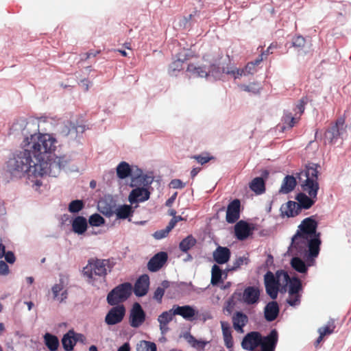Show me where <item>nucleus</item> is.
Instances as JSON below:
<instances>
[{
	"label": "nucleus",
	"mask_w": 351,
	"mask_h": 351,
	"mask_svg": "<svg viewBox=\"0 0 351 351\" xmlns=\"http://www.w3.org/2000/svg\"><path fill=\"white\" fill-rule=\"evenodd\" d=\"M56 139L49 134L35 133L27 136L19 152L7 164L13 177L27 176L32 186L37 190L41 185L40 178L45 175L56 177L70 159L66 156H56Z\"/></svg>",
	"instance_id": "1"
},
{
	"label": "nucleus",
	"mask_w": 351,
	"mask_h": 351,
	"mask_svg": "<svg viewBox=\"0 0 351 351\" xmlns=\"http://www.w3.org/2000/svg\"><path fill=\"white\" fill-rule=\"evenodd\" d=\"M321 240L319 238L308 237L299 233H296L292 239L291 246L295 248L300 254L308 255L311 257H316L319 252Z\"/></svg>",
	"instance_id": "2"
},
{
	"label": "nucleus",
	"mask_w": 351,
	"mask_h": 351,
	"mask_svg": "<svg viewBox=\"0 0 351 351\" xmlns=\"http://www.w3.org/2000/svg\"><path fill=\"white\" fill-rule=\"evenodd\" d=\"M317 167L318 166L315 164L308 165L306 167V169L300 173L299 177L300 181L302 179V176L306 178L304 181L301 184V186L302 190L313 198H317L319 190Z\"/></svg>",
	"instance_id": "3"
},
{
	"label": "nucleus",
	"mask_w": 351,
	"mask_h": 351,
	"mask_svg": "<svg viewBox=\"0 0 351 351\" xmlns=\"http://www.w3.org/2000/svg\"><path fill=\"white\" fill-rule=\"evenodd\" d=\"M112 265L109 260L96 259L89 261L88 264L84 267V274L90 280H95L96 277L105 278L108 271H110Z\"/></svg>",
	"instance_id": "4"
},
{
	"label": "nucleus",
	"mask_w": 351,
	"mask_h": 351,
	"mask_svg": "<svg viewBox=\"0 0 351 351\" xmlns=\"http://www.w3.org/2000/svg\"><path fill=\"white\" fill-rule=\"evenodd\" d=\"M289 279V274L284 271H278L276 272V276H275L271 271H267L264 276L267 293L271 297V298H276L278 295L280 281L281 280L284 281Z\"/></svg>",
	"instance_id": "5"
},
{
	"label": "nucleus",
	"mask_w": 351,
	"mask_h": 351,
	"mask_svg": "<svg viewBox=\"0 0 351 351\" xmlns=\"http://www.w3.org/2000/svg\"><path fill=\"white\" fill-rule=\"evenodd\" d=\"M132 286L130 282H124L115 287L107 295V302L111 306L119 305L131 295Z\"/></svg>",
	"instance_id": "6"
},
{
	"label": "nucleus",
	"mask_w": 351,
	"mask_h": 351,
	"mask_svg": "<svg viewBox=\"0 0 351 351\" xmlns=\"http://www.w3.org/2000/svg\"><path fill=\"white\" fill-rule=\"evenodd\" d=\"M346 118L343 116L338 117L335 122L331 123V125L325 131V143L328 142L330 144H335L346 132Z\"/></svg>",
	"instance_id": "7"
},
{
	"label": "nucleus",
	"mask_w": 351,
	"mask_h": 351,
	"mask_svg": "<svg viewBox=\"0 0 351 351\" xmlns=\"http://www.w3.org/2000/svg\"><path fill=\"white\" fill-rule=\"evenodd\" d=\"M298 228L297 233L312 238L320 237V233L317 232V222L313 219V216L305 218Z\"/></svg>",
	"instance_id": "8"
},
{
	"label": "nucleus",
	"mask_w": 351,
	"mask_h": 351,
	"mask_svg": "<svg viewBox=\"0 0 351 351\" xmlns=\"http://www.w3.org/2000/svg\"><path fill=\"white\" fill-rule=\"evenodd\" d=\"M125 314V308L123 304L117 305L109 310L105 317L108 325H114L120 323Z\"/></svg>",
	"instance_id": "9"
},
{
	"label": "nucleus",
	"mask_w": 351,
	"mask_h": 351,
	"mask_svg": "<svg viewBox=\"0 0 351 351\" xmlns=\"http://www.w3.org/2000/svg\"><path fill=\"white\" fill-rule=\"evenodd\" d=\"M260 300V289L255 286L246 287L241 293L240 301L247 305H254L258 303Z\"/></svg>",
	"instance_id": "10"
},
{
	"label": "nucleus",
	"mask_w": 351,
	"mask_h": 351,
	"mask_svg": "<svg viewBox=\"0 0 351 351\" xmlns=\"http://www.w3.org/2000/svg\"><path fill=\"white\" fill-rule=\"evenodd\" d=\"M241 202L235 199L230 202L227 206L226 220L228 223H234L240 218Z\"/></svg>",
	"instance_id": "11"
},
{
	"label": "nucleus",
	"mask_w": 351,
	"mask_h": 351,
	"mask_svg": "<svg viewBox=\"0 0 351 351\" xmlns=\"http://www.w3.org/2000/svg\"><path fill=\"white\" fill-rule=\"evenodd\" d=\"M145 320V313L138 303H135L130 316V324L133 328H138Z\"/></svg>",
	"instance_id": "12"
},
{
	"label": "nucleus",
	"mask_w": 351,
	"mask_h": 351,
	"mask_svg": "<svg viewBox=\"0 0 351 351\" xmlns=\"http://www.w3.org/2000/svg\"><path fill=\"white\" fill-rule=\"evenodd\" d=\"M261 343V335L258 332H250L247 333L241 342V346L244 350L253 351Z\"/></svg>",
	"instance_id": "13"
},
{
	"label": "nucleus",
	"mask_w": 351,
	"mask_h": 351,
	"mask_svg": "<svg viewBox=\"0 0 351 351\" xmlns=\"http://www.w3.org/2000/svg\"><path fill=\"white\" fill-rule=\"evenodd\" d=\"M222 58V55H220L219 57L217 59H214L211 58L210 55L206 54L203 56V60L208 63H209L208 65V71H209V75H212L215 79L219 78L220 75L222 73H226L227 69L223 68L222 69L219 66V64L217 63L218 60L221 59Z\"/></svg>",
	"instance_id": "14"
},
{
	"label": "nucleus",
	"mask_w": 351,
	"mask_h": 351,
	"mask_svg": "<svg viewBox=\"0 0 351 351\" xmlns=\"http://www.w3.org/2000/svg\"><path fill=\"white\" fill-rule=\"evenodd\" d=\"M254 228L245 221L241 220L234 226L235 237L240 241L246 239L252 234Z\"/></svg>",
	"instance_id": "15"
},
{
	"label": "nucleus",
	"mask_w": 351,
	"mask_h": 351,
	"mask_svg": "<svg viewBox=\"0 0 351 351\" xmlns=\"http://www.w3.org/2000/svg\"><path fill=\"white\" fill-rule=\"evenodd\" d=\"M173 314L176 315H180L184 319L188 321H193L195 319V316L197 315V311L191 306H178L173 305Z\"/></svg>",
	"instance_id": "16"
},
{
	"label": "nucleus",
	"mask_w": 351,
	"mask_h": 351,
	"mask_svg": "<svg viewBox=\"0 0 351 351\" xmlns=\"http://www.w3.org/2000/svg\"><path fill=\"white\" fill-rule=\"evenodd\" d=\"M278 339V332L276 330H272L266 337L261 336V351H274Z\"/></svg>",
	"instance_id": "17"
},
{
	"label": "nucleus",
	"mask_w": 351,
	"mask_h": 351,
	"mask_svg": "<svg viewBox=\"0 0 351 351\" xmlns=\"http://www.w3.org/2000/svg\"><path fill=\"white\" fill-rule=\"evenodd\" d=\"M168 258L167 254L160 252L155 254L148 262L147 268L152 272H156L160 269L165 264Z\"/></svg>",
	"instance_id": "18"
},
{
	"label": "nucleus",
	"mask_w": 351,
	"mask_h": 351,
	"mask_svg": "<svg viewBox=\"0 0 351 351\" xmlns=\"http://www.w3.org/2000/svg\"><path fill=\"white\" fill-rule=\"evenodd\" d=\"M149 286V278L147 274L141 276L136 281L134 293L136 296L142 297L147 294Z\"/></svg>",
	"instance_id": "19"
},
{
	"label": "nucleus",
	"mask_w": 351,
	"mask_h": 351,
	"mask_svg": "<svg viewBox=\"0 0 351 351\" xmlns=\"http://www.w3.org/2000/svg\"><path fill=\"white\" fill-rule=\"evenodd\" d=\"M150 193L143 187L133 189L129 195V201L131 204L144 202L149 198Z\"/></svg>",
	"instance_id": "20"
},
{
	"label": "nucleus",
	"mask_w": 351,
	"mask_h": 351,
	"mask_svg": "<svg viewBox=\"0 0 351 351\" xmlns=\"http://www.w3.org/2000/svg\"><path fill=\"white\" fill-rule=\"evenodd\" d=\"M231 252L226 247L219 246L213 253L214 261L220 265L226 263L230 258Z\"/></svg>",
	"instance_id": "21"
},
{
	"label": "nucleus",
	"mask_w": 351,
	"mask_h": 351,
	"mask_svg": "<svg viewBox=\"0 0 351 351\" xmlns=\"http://www.w3.org/2000/svg\"><path fill=\"white\" fill-rule=\"evenodd\" d=\"M280 212L282 216H287V217H295L300 213L297 202L293 201H289L282 204L280 207Z\"/></svg>",
	"instance_id": "22"
},
{
	"label": "nucleus",
	"mask_w": 351,
	"mask_h": 351,
	"mask_svg": "<svg viewBox=\"0 0 351 351\" xmlns=\"http://www.w3.org/2000/svg\"><path fill=\"white\" fill-rule=\"evenodd\" d=\"M248 322L247 316L240 311H237L232 316V324L234 330L239 332H243V328Z\"/></svg>",
	"instance_id": "23"
},
{
	"label": "nucleus",
	"mask_w": 351,
	"mask_h": 351,
	"mask_svg": "<svg viewBox=\"0 0 351 351\" xmlns=\"http://www.w3.org/2000/svg\"><path fill=\"white\" fill-rule=\"evenodd\" d=\"M296 199L298 201V206L300 208V211L301 212L302 209H308L310 208L316 202L317 198L311 197L309 195L307 196L304 193H300L296 196Z\"/></svg>",
	"instance_id": "24"
},
{
	"label": "nucleus",
	"mask_w": 351,
	"mask_h": 351,
	"mask_svg": "<svg viewBox=\"0 0 351 351\" xmlns=\"http://www.w3.org/2000/svg\"><path fill=\"white\" fill-rule=\"evenodd\" d=\"M279 313V307L276 302H270L265 307V318L268 322L276 319Z\"/></svg>",
	"instance_id": "25"
},
{
	"label": "nucleus",
	"mask_w": 351,
	"mask_h": 351,
	"mask_svg": "<svg viewBox=\"0 0 351 351\" xmlns=\"http://www.w3.org/2000/svg\"><path fill=\"white\" fill-rule=\"evenodd\" d=\"M187 71L195 77H208L209 76L208 66H195L193 64L188 65Z\"/></svg>",
	"instance_id": "26"
},
{
	"label": "nucleus",
	"mask_w": 351,
	"mask_h": 351,
	"mask_svg": "<svg viewBox=\"0 0 351 351\" xmlns=\"http://www.w3.org/2000/svg\"><path fill=\"white\" fill-rule=\"evenodd\" d=\"M274 48H276V45L271 44L267 49V53H262L258 58H257L254 62H248L247 65L243 69L245 71V73H253L255 70V66L256 65H258L263 60L264 56L266 57L268 53H269V51Z\"/></svg>",
	"instance_id": "27"
},
{
	"label": "nucleus",
	"mask_w": 351,
	"mask_h": 351,
	"mask_svg": "<svg viewBox=\"0 0 351 351\" xmlns=\"http://www.w3.org/2000/svg\"><path fill=\"white\" fill-rule=\"evenodd\" d=\"M62 344L66 351H71L73 350L74 346L76 345L75 331L73 330H70L64 335L62 339Z\"/></svg>",
	"instance_id": "28"
},
{
	"label": "nucleus",
	"mask_w": 351,
	"mask_h": 351,
	"mask_svg": "<svg viewBox=\"0 0 351 351\" xmlns=\"http://www.w3.org/2000/svg\"><path fill=\"white\" fill-rule=\"evenodd\" d=\"M73 231L78 234H82L87 229L86 219L82 216L76 217L72 222Z\"/></svg>",
	"instance_id": "29"
},
{
	"label": "nucleus",
	"mask_w": 351,
	"mask_h": 351,
	"mask_svg": "<svg viewBox=\"0 0 351 351\" xmlns=\"http://www.w3.org/2000/svg\"><path fill=\"white\" fill-rule=\"evenodd\" d=\"M297 182L293 176H287L285 177L279 192L287 194L291 192L295 187Z\"/></svg>",
	"instance_id": "30"
},
{
	"label": "nucleus",
	"mask_w": 351,
	"mask_h": 351,
	"mask_svg": "<svg viewBox=\"0 0 351 351\" xmlns=\"http://www.w3.org/2000/svg\"><path fill=\"white\" fill-rule=\"evenodd\" d=\"M184 339L189 344L198 351H203L206 346L208 343L206 341L198 340L195 338L191 333L187 332L184 335Z\"/></svg>",
	"instance_id": "31"
},
{
	"label": "nucleus",
	"mask_w": 351,
	"mask_h": 351,
	"mask_svg": "<svg viewBox=\"0 0 351 351\" xmlns=\"http://www.w3.org/2000/svg\"><path fill=\"white\" fill-rule=\"evenodd\" d=\"M221 330L226 346L228 348L233 347V339L230 324L226 322H221Z\"/></svg>",
	"instance_id": "32"
},
{
	"label": "nucleus",
	"mask_w": 351,
	"mask_h": 351,
	"mask_svg": "<svg viewBox=\"0 0 351 351\" xmlns=\"http://www.w3.org/2000/svg\"><path fill=\"white\" fill-rule=\"evenodd\" d=\"M51 291L53 295V299L62 302L67 298V290H64V285L62 282L54 285Z\"/></svg>",
	"instance_id": "33"
},
{
	"label": "nucleus",
	"mask_w": 351,
	"mask_h": 351,
	"mask_svg": "<svg viewBox=\"0 0 351 351\" xmlns=\"http://www.w3.org/2000/svg\"><path fill=\"white\" fill-rule=\"evenodd\" d=\"M287 284L289 285V290L288 294H293V293H301L302 291V281L296 277L291 278L287 280H284Z\"/></svg>",
	"instance_id": "34"
},
{
	"label": "nucleus",
	"mask_w": 351,
	"mask_h": 351,
	"mask_svg": "<svg viewBox=\"0 0 351 351\" xmlns=\"http://www.w3.org/2000/svg\"><path fill=\"white\" fill-rule=\"evenodd\" d=\"M250 188L256 194H262L265 191V184L263 179L261 177L254 178L250 183Z\"/></svg>",
	"instance_id": "35"
},
{
	"label": "nucleus",
	"mask_w": 351,
	"mask_h": 351,
	"mask_svg": "<svg viewBox=\"0 0 351 351\" xmlns=\"http://www.w3.org/2000/svg\"><path fill=\"white\" fill-rule=\"evenodd\" d=\"M44 341L46 346L50 351H56L58 350L60 343L56 336L47 332L44 335Z\"/></svg>",
	"instance_id": "36"
},
{
	"label": "nucleus",
	"mask_w": 351,
	"mask_h": 351,
	"mask_svg": "<svg viewBox=\"0 0 351 351\" xmlns=\"http://www.w3.org/2000/svg\"><path fill=\"white\" fill-rule=\"evenodd\" d=\"M241 297V292L240 291H235L232 295V296L228 298V300L225 303V306L223 310L226 311L229 315H230L233 310L235 308L236 306V301L235 300H240Z\"/></svg>",
	"instance_id": "37"
},
{
	"label": "nucleus",
	"mask_w": 351,
	"mask_h": 351,
	"mask_svg": "<svg viewBox=\"0 0 351 351\" xmlns=\"http://www.w3.org/2000/svg\"><path fill=\"white\" fill-rule=\"evenodd\" d=\"M132 169L130 165L126 162H121L117 167V175L120 179H125L130 176Z\"/></svg>",
	"instance_id": "38"
},
{
	"label": "nucleus",
	"mask_w": 351,
	"mask_h": 351,
	"mask_svg": "<svg viewBox=\"0 0 351 351\" xmlns=\"http://www.w3.org/2000/svg\"><path fill=\"white\" fill-rule=\"evenodd\" d=\"M196 239L192 235H189L180 243L179 248L183 252H187L196 244Z\"/></svg>",
	"instance_id": "39"
},
{
	"label": "nucleus",
	"mask_w": 351,
	"mask_h": 351,
	"mask_svg": "<svg viewBox=\"0 0 351 351\" xmlns=\"http://www.w3.org/2000/svg\"><path fill=\"white\" fill-rule=\"evenodd\" d=\"M133 210L130 205H123L117 209L116 215L118 219H125L133 213Z\"/></svg>",
	"instance_id": "40"
},
{
	"label": "nucleus",
	"mask_w": 351,
	"mask_h": 351,
	"mask_svg": "<svg viewBox=\"0 0 351 351\" xmlns=\"http://www.w3.org/2000/svg\"><path fill=\"white\" fill-rule=\"evenodd\" d=\"M291 267L300 273H306L307 267L305 263L298 257H294L291 261Z\"/></svg>",
	"instance_id": "41"
},
{
	"label": "nucleus",
	"mask_w": 351,
	"mask_h": 351,
	"mask_svg": "<svg viewBox=\"0 0 351 351\" xmlns=\"http://www.w3.org/2000/svg\"><path fill=\"white\" fill-rule=\"evenodd\" d=\"M173 308L167 311L162 312L158 317V321L160 324L168 325L173 319V317L176 314H173Z\"/></svg>",
	"instance_id": "42"
},
{
	"label": "nucleus",
	"mask_w": 351,
	"mask_h": 351,
	"mask_svg": "<svg viewBox=\"0 0 351 351\" xmlns=\"http://www.w3.org/2000/svg\"><path fill=\"white\" fill-rule=\"evenodd\" d=\"M222 271L220 267L214 265L212 267L211 284L216 285L221 280Z\"/></svg>",
	"instance_id": "43"
},
{
	"label": "nucleus",
	"mask_w": 351,
	"mask_h": 351,
	"mask_svg": "<svg viewBox=\"0 0 351 351\" xmlns=\"http://www.w3.org/2000/svg\"><path fill=\"white\" fill-rule=\"evenodd\" d=\"M137 351H156V346L153 342L142 341L137 346Z\"/></svg>",
	"instance_id": "44"
},
{
	"label": "nucleus",
	"mask_w": 351,
	"mask_h": 351,
	"mask_svg": "<svg viewBox=\"0 0 351 351\" xmlns=\"http://www.w3.org/2000/svg\"><path fill=\"white\" fill-rule=\"evenodd\" d=\"M240 88L245 92L252 93L253 94L259 93L260 87L256 83H250V84H241L239 85Z\"/></svg>",
	"instance_id": "45"
},
{
	"label": "nucleus",
	"mask_w": 351,
	"mask_h": 351,
	"mask_svg": "<svg viewBox=\"0 0 351 351\" xmlns=\"http://www.w3.org/2000/svg\"><path fill=\"white\" fill-rule=\"evenodd\" d=\"M88 222L92 226H100L105 223V220L100 215L95 213L89 217Z\"/></svg>",
	"instance_id": "46"
},
{
	"label": "nucleus",
	"mask_w": 351,
	"mask_h": 351,
	"mask_svg": "<svg viewBox=\"0 0 351 351\" xmlns=\"http://www.w3.org/2000/svg\"><path fill=\"white\" fill-rule=\"evenodd\" d=\"M98 207L100 212L106 217H111L114 214L113 208L111 206H107L104 201H99Z\"/></svg>",
	"instance_id": "47"
},
{
	"label": "nucleus",
	"mask_w": 351,
	"mask_h": 351,
	"mask_svg": "<svg viewBox=\"0 0 351 351\" xmlns=\"http://www.w3.org/2000/svg\"><path fill=\"white\" fill-rule=\"evenodd\" d=\"M84 207V203L82 200H73L69 205V210L71 213H78Z\"/></svg>",
	"instance_id": "48"
},
{
	"label": "nucleus",
	"mask_w": 351,
	"mask_h": 351,
	"mask_svg": "<svg viewBox=\"0 0 351 351\" xmlns=\"http://www.w3.org/2000/svg\"><path fill=\"white\" fill-rule=\"evenodd\" d=\"M191 158L196 160L201 165H204L208 162L210 160L214 159V157L210 156L208 153H204L199 155H194L191 156Z\"/></svg>",
	"instance_id": "49"
},
{
	"label": "nucleus",
	"mask_w": 351,
	"mask_h": 351,
	"mask_svg": "<svg viewBox=\"0 0 351 351\" xmlns=\"http://www.w3.org/2000/svg\"><path fill=\"white\" fill-rule=\"evenodd\" d=\"M287 302L291 306L299 305L301 302V293H297L293 294H289Z\"/></svg>",
	"instance_id": "50"
},
{
	"label": "nucleus",
	"mask_w": 351,
	"mask_h": 351,
	"mask_svg": "<svg viewBox=\"0 0 351 351\" xmlns=\"http://www.w3.org/2000/svg\"><path fill=\"white\" fill-rule=\"evenodd\" d=\"M184 62L180 59L173 61L169 66V73L173 75L175 71H180L183 69Z\"/></svg>",
	"instance_id": "51"
},
{
	"label": "nucleus",
	"mask_w": 351,
	"mask_h": 351,
	"mask_svg": "<svg viewBox=\"0 0 351 351\" xmlns=\"http://www.w3.org/2000/svg\"><path fill=\"white\" fill-rule=\"evenodd\" d=\"M171 230L172 228L168 224L165 229L156 231L153 236L156 239H161L165 238Z\"/></svg>",
	"instance_id": "52"
},
{
	"label": "nucleus",
	"mask_w": 351,
	"mask_h": 351,
	"mask_svg": "<svg viewBox=\"0 0 351 351\" xmlns=\"http://www.w3.org/2000/svg\"><path fill=\"white\" fill-rule=\"evenodd\" d=\"M284 123L287 125L289 128H291L297 123V119L293 117L291 113H289L284 117ZM286 128L287 126H284L285 129Z\"/></svg>",
	"instance_id": "53"
},
{
	"label": "nucleus",
	"mask_w": 351,
	"mask_h": 351,
	"mask_svg": "<svg viewBox=\"0 0 351 351\" xmlns=\"http://www.w3.org/2000/svg\"><path fill=\"white\" fill-rule=\"evenodd\" d=\"M334 328H335L334 326H331L330 325H326V326L319 328L318 329V332L319 335H321L322 336H323L324 337L326 335L332 334L334 331Z\"/></svg>",
	"instance_id": "54"
},
{
	"label": "nucleus",
	"mask_w": 351,
	"mask_h": 351,
	"mask_svg": "<svg viewBox=\"0 0 351 351\" xmlns=\"http://www.w3.org/2000/svg\"><path fill=\"white\" fill-rule=\"evenodd\" d=\"M306 40L302 36H298L293 39V46L298 48H303L305 45Z\"/></svg>",
	"instance_id": "55"
},
{
	"label": "nucleus",
	"mask_w": 351,
	"mask_h": 351,
	"mask_svg": "<svg viewBox=\"0 0 351 351\" xmlns=\"http://www.w3.org/2000/svg\"><path fill=\"white\" fill-rule=\"evenodd\" d=\"M226 73L230 74L234 76V78L239 77L240 76H242L243 75H245V71L243 69H229L227 68V71H226Z\"/></svg>",
	"instance_id": "56"
},
{
	"label": "nucleus",
	"mask_w": 351,
	"mask_h": 351,
	"mask_svg": "<svg viewBox=\"0 0 351 351\" xmlns=\"http://www.w3.org/2000/svg\"><path fill=\"white\" fill-rule=\"evenodd\" d=\"M164 294H165L164 288H161L160 287H159L154 291L153 298L158 302L161 303Z\"/></svg>",
	"instance_id": "57"
},
{
	"label": "nucleus",
	"mask_w": 351,
	"mask_h": 351,
	"mask_svg": "<svg viewBox=\"0 0 351 351\" xmlns=\"http://www.w3.org/2000/svg\"><path fill=\"white\" fill-rule=\"evenodd\" d=\"M307 103H308L307 97H303L300 99L296 108L299 110V112L300 114H302L304 112L305 106L306 105Z\"/></svg>",
	"instance_id": "58"
},
{
	"label": "nucleus",
	"mask_w": 351,
	"mask_h": 351,
	"mask_svg": "<svg viewBox=\"0 0 351 351\" xmlns=\"http://www.w3.org/2000/svg\"><path fill=\"white\" fill-rule=\"evenodd\" d=\"M101 53L100 50L90 51L81 55V61H84L90 58V57H95L97 55Z\"/></svg>",
	"instance_id": "59"
},
{
	"label": "nucleus",
	"mask_w": 351,
	"mask_h": 351,
	"mask_svg": "<svg viewBox=\"0 0 351 351\" xmlns=\"http://www.w3.org/2000/svg\"><path fill=\"white\" fill-rule=\"evenodd\" d=\"M247 259L244 257H239L237 258L233 263L232 267L230 269V270H235L238 269L239 267H240L241 265L243 264L244 261H245V263H247Z\"/></svg>",
	"instance_id": "60"
},
{
	"label": "nucleus",
	"mask_w": 351,
	"mask_h": 351,
	"mask_svg": "<svg viewBox=\"0 0 351 351\" xmlns=\"http://www.w3.org/2000/svg\"><path fill=\"white\" fill-rule=\"evenodd\" d=\"M9 271L8 265L3 261H0V274L5 276L9 274Z\"/></svg>",
	"instance_id": "61"
},
{
	"label": "nucleus",
	"mask_w": 351,
	"mask_h": 351,
	"mask_svg": "<svg viewBox=\"0 0 351 351\" xmlns=\"http://www.w3.org/2000/svg\"><path fill=\"white\" fill-rule=\"evenodd\" d=\"M170 185L173 189H182L184 187V184L180 180L178 179L173 180L171 182Z\"/></svg>",
	"instance_id": "62"
},
{
	"label": "nucleus",
	"mask_w": 351,
	"mask_h": 351,
	"mask_svg": "<svg viewBox=\"0 0 351 351\" xmlns=\"http://www.w3.org/2000/svg\"><path fill=\"white\" fill-rule=\"evenodd\" d=\"M3 256H5L6 261L11 264L14 263L16 260L14 253L10 251L5 253Z\"/></svg>",
	"instance_id": "63"
},
{
	"label": "nucleus",
	"mask_w": 351,
	"mask_h": 351,
	"mask_svg": "<svg viewBox=\"0 0 351 351\" xmlns=\"http://www.w3.org/2000/svg\"><path fill=\"white\" fill-rule=\"evenodd\" d=\"M183 220V218L181 216H174L170 221L169 222V225L172 228V229L176 226L177 223L180 221Z\"/></svg>",
	"instance_id": "64"
}]
</instances>
